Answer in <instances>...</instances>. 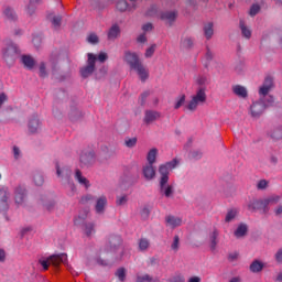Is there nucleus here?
<instances>
[{
	"instance_id": "obj_1",
	"label": "nucleus",
	"mask_w": 282,
	"mask_h": 282,
	"mask_svg": "<svg viewBox=\"0 0 282 282\" xmlns=\"http://www.w3.org/2000/svg\"><path fill=\"white\" fill-rule=\"evenodd\" d=\"M124 59L131 69L135 70L141 82H145L149 78V72L140 62L139 56L135 53L127 52Z\"/></svg>"
},
{
	"instance_id": "obj_2",
	"label": "nucleus",
	"mask_w": 282,
	"mask_h": 282,
	"mask_svg": "<svg viewBox=\"0 0 282 282\" xmlns=\"http://www.w3.org/2000/svg\"><path fill=\"white\" fill-rule=\"evenodd\" d=\"M280 200H281L280 196H271L263 200L254 199V200L249 202L248 210H250V212L260 210L262 214H268L270 212L269 206L275 205Z\"/></svg>"
},
{
	"instance_id": "obj_3",
	"label": "nucleus",
	"mask_w": 282,
	"mask_h": 282,
	"mask_svg": "<svg viewBox=\"0 0 282 282\" xmlns=\"http://www.w3.org/2000/svg\"><path fill=\"white\" fill-rule=\"evenodd\" d=\"M20 55L21 52L14 44H10L2 52V57L8 66H12L15 63V61L20 57Z\"/></svg>"
},
{
	"instance_id": "obj_4",
	"label": "nucleus",
	"mask_w": 282,
	"mask_h": 282,
	"mask_svg": "<svg viewBox=\"0 0 282 282\" xmlns=\"http://www.w3.org/2000/svg\"><path fill=\"white\" fill-rule=\"evenodd\" d=\"M206 100H207L206 89L199 88L196 91V95L192 97V100L188 102L186 108L189 111H195L197 110L198 106L205 104Z\"/></svg>"
},
{
	"instance_id": "obj_5",
	"label": "nucleus",
	"mask_w": 282,
	"mask_h": 282,
	"mask_svg": "<svg viewBox=\"0 0 282 282\" xmlns=\"http://www.w3.org/2000/svg\"><path fill=\"white\" fill-rule=\"evenodd\" d=\"M55 167H56V175L58 177H61L63 182L66 181L68 187L70 188V191L75 192L76 191V186H75V184L73 182L69 181L70 177H72V174H73L72 170L69 167H67V166L61 167L59 164H56Z\"/></svg>"
},
{
	"instance_id": "obj_6",
	"label": "nucleus",
	"mask_w": 282,
	"mask_h": 282,
	"mask_svg": "<svg viewBox=\"0 0 282 282\" xmlns=\"http://www.w3.org/2000/svg\"><path fill=\"white\" fill-rule=\"evenodd\" d=\"M96 62H97V56L91 53H88L87 54V65L80 69V76L83 78H87L94 74V72L96 69Z\"/></svg>"
},
{
	"instance_id": "obj_7",
	"label": "nucleus",
	"mask_w": 282,
	"mask_h": 282,
	"mask_svg": "<svg viewBox=\"0 0 282 282\" xmlns=\"http://www.w3.org/2000/svg\"><path fill=\"white\" fill-rule=\"evenodd\" d=\"M170 177H160L159 185H160V193L164 195L166 198H171L174 196V186L169 185Z\"/></svg>"
},
{
	"instance_id": "obj_8",
	"label": "nucleus",
	"mask_w": 282,
	"mask_h": 282,
	"mask_svg": "<svg viewBox=\"0 0 282 282\" xmlns=\"http://www.w3.org/2000/svg\"><path fill=\"white\" fill-rule=\"evenodd\" d=\"M180 165V161L177 159H174L170 162H166L165 164H161L159 166V174L160 177H170V172L175 170Z\"/></svg>"
},
{
	"instance_id": "obj_9",
	"label": "nucleus",
	"mask_w": 282,
	"mask_h": 282,
	"mask_svg": "<svg viewBox=\"0 0 282 282\" xmlns=\"http://www.w3.org/2000/svg\"><path fill=\"white\" fill-rule=\"evenodd\" d=\"M108 205V198L105 195H100L97 199H96V204H95V213L97 215H104L106 212Z\"/></svg>"
},
{
	"instance_id": "obj_10",
	"label": "nucleus",
	"mask_w": 282,
	"mask_h": 282,
	"mask_svg": "<svg viewBox=\"0 0 282 282\" xmlns=\"http://www.w3.org/2000/svg\"><path fill=\"white\" fill-rule=\"evenodd\" d=\"M273 87H274L273 78L267 77L259 89V95L263 97L268 96L270 91L273 89Z\"/></svg>"
},
{
	"instance_id": "obj_11",
	"label": "nucleus",
	"mask_w": 282,
	"mask_h": 282,
	"mask_svg": "<svg viewBox=\"0 0 282 282\" xmlns=\"http://www.w3.org/2000/svg\"><path fill=\"white\" fill-rule=\"evenodd\" d=\"M183 225V219L173 215L165 217V226L170 229H176Z\"/></svg>"
},
{
	"instance_id": "obj_12",
	"label": "nucleus",
	"mask_w": 282,
	"mask_h": 282,
	"mask_svg": "<svg viewBox=\"0 0 282 282\" xmlns=\"http://www.w3.org/2000/svg\"><path fill=\"white\" fill-rule=\"evenodd\" d=\"M82 166H89L95 163V154L93 152H83L79 156Z\"/></svg>"
},
{
	"instance_id": "obj_13",
	"label": "nucleus",
	"mask_w": 282,
	"mask_h": 282,
	"mask_svg": "<svg viewBox=\"0 0 282 282\" xmlns=\"http://www.w3.org/2000/svg\"><path fill=\"white\" fill-rule=\"evenodd\" d=\"M154 164H147L142 167V174L147 181H152L156 176Z\"/></svg>"
},
{
	"instance_id": "obj_14",
	"label": "nucleus",
	"mask_w": 282,
	"mask_h": 282,
	"mask_svg": "<svg viewBox=\"0 0 282 282\" xmlns=\"http://www.w3.org/2000/svg\"><path fill=\"white\" fill-rule=\"evenodd\" d=\"M265 110V105L263 102H253L250 107L251 116L253 118H259L263 115Z\"/></svg>"
},
{
	"instance_id": "obj_15",
	"label": "nucleus",
	"mask_w": 282,
	"mask_h": 282,
	"mask_svg": "<svg viewBox=\"0 0 282 282\" xmlns=\"http://www.w3.org/2000/svg\"><path fill=\"white\" fill-rule=\"evenodd\" d=\"M68 258L66 253L53 254L48 257V261L53 267H58L61 263L66 264Z\"/></svg>"
},
{
	"instance_id": "obj_16",
	"label": "nucleus",
	"mask_w": 282,
	"mask_h": 282,
	"mask_svg": "<svg viewBox=\"0 0 282 282\" xmlns=\"http://www.w3.org/2000/svg\"><path fill=\"white\" fill-rule=\"evenodd\" d=\"M122 245V238L119 235H111L108 237V247L116 251Z\"/></svg>"
},
{
	"instance_id": "obj_17",
	"label": "nucleus",
	"mask_w": 282,
	"mask_h": 282,
	"mask_svg": "<svg viewBox=\"0 0 282 282\" xmlns=\"http://www.w3.org/2000/svg\"><path fill=\"white\" fill-rule=\"evenodd\" d=\"M160 18L162 21H164L169 25H172L173 22L176 21L177 13H176V11H164L163 13H161Z\"/></svg>"
},
{
	"instance_id": "obj_18",
	"label": "nucleus",
	"mask_w": 282,
	"mask_h": 282,
	"mask_svg": "<svg viewBox=\"0 0 282 282\" xmlns=\"http://www.w3.org/2000/svg\"><path fill=\"white\" fill-rule=\"evenodd\" d=\"M26 189L22 186H18L14 191V202L17 205H22L24 203Z\"/></svg>"
},
{
	"instance_id": "obj_19",
	"label": "nucleus",
	"mask_w": 282,
	"mask_h": 282,
	"mask_svg": "<svg viewBox=\"0 0 282 282\" xmlns=\"http://www.w3.org/2000/svg\"><path fill=\"white\" fill-rule=\"evenodd\" d=\"M161 118V113L160 112H156V111H152V110H147L144 112V119L143 121L148 124L156 121L158 119Z\"/></svg>"
},
{
	"instance_id": "obj_20",
	"label": "nucleus",
	"mask_w": 282,
	"mask_h": 282,
	"mask_svg": "<svg viewBox=\"0 0 282 282\" xmlns=\"http://www.w3.org/2000/svg\"><path fill=\"white\" fill-rule=\"evenodd\" d=\"M75 180L78 182V184H80L85 188L90 187V182L85 176H83V173L80 170L75 171Z\"/></svg>"
},
{
	"instance_id": "obj_21",
	"label": "nucleus",
	"mask_w": 282,
	"mask_h": 282,
	"mask_svg": "<svg viewBox=\"0 0 282 282\" xmlns=\"http://www.w3.org/2000/svg\"><path fill=\"white\" fill-rule=\"evenodd\" d=\"M239 28L241 31V35L245 39L250 40L252 37V31H251V29H249V26H247L245 20L239 21Z\"/></svg>"
},
{
	"instance_id": "obj_22",
	"label": "nucleus",
	"mask_w": 282,
	"mask_h": 282,
	"mask_svg": "<svg viewBox=\"0 0 282 282\" xmlns=\"http://www.w3.org/2000/svg\"><path fill=\"white\" fill-rule=\"evenodd\" d=\"M232 93L240 98H248V89L241 85L232 86Z\"/></svg>"
},
{
	"instance_id": "obj_23",
	"label": "nucleus",
	"mask_w": 282,
	"mask_h": 282,
	"mask_svg": "<svg viewBox=\"0 0 282 282\" xmlns=\"http://www.w3.org/2000/svg\"><path fill=\"white\" fill-rule=\"evenodd\" d=\"M28 129L31 133H36L40 129V120L37 117H32L30 120H29V123H28Z\"/></svg>"
},
{
	"instance_id": "obj_24",
	"label": "nucleus",
	"mask_w": 282,
	"mask_h": 282,
	"mask_svg": "<svg viewBox=\"0 0 282 282\" xmlns=\"http://www.w3.org/2000/svg\"><path fill=\"white\" fill-rule=\"evenodd\" d=\"M268 137L271 141L278 142L282 139V129L281 128H274L268 132Z\"/></svg>"
},
{
	"instance_id": "obj_25",
	"label": "nucleus",
	"mask_w": 282,
	"mask_h": 282,
	"mask_svg": "<svg viewBox=\"0 0 282 282\" xmlns=\"http://www.w3.org/2000/svg\"><path fill=\"white\" fill-rule=\"evenodd\" d=\"M3 17L8 21H15L18 19L15 11L11 9V7H6L3 9Z\"/></svg>"
},
{
	"instance_id": "obj_26",
	"label": "nucleus",
	"mask_w": 282,
	"mask_h": 282,
	"mask_svg": "<svg viewBox=\"0 0 282 282\" xmlns=\"http://www.w3.org/2000/svg\"><path fill=\"white\" fill-rule=\"evenodd\" d=\"M120 26H118V24H112L107 34L108 40H116L120 35Z\"/></svg>"
},
{
	"instance_id": "obj_27",
	"label": "nucleus",
	"mask_w": 282,
	"mask_h": 282,
	"mask_svg": "<svg viewBox=\"0 0 282 282\" xmlns=\"http://www.w3.org/2000/svg\"><path fill=\"white\" fill-rule=\"evenodd\" d=\"M204 36L206 37V40H212L215 31H214V23L213 22H208L206 25H204Z\"/></svg>"
},
{
	"instance_id": "obj_28",
	"label": "nucleus",
	"mask_w": 282,
	"mask_h": 282,
	"mask_svg": "<svg viewBox=\"0 0 282 282\" xmlns=\"http://www.w3.org/2000/svg\"><path fill=\"white\" fill-rule=\"evenodd\" d=\"M47 20L52 23L54 28H59L62 24V15H55L54 13H48Z\"/></svg>"
},
{
	"instance_id": "obj_29",
	"label": "nucleus",
	"mask_w": 282,
	"mask_h": 282,
	"mask_svg": "<svg viewBox=\"0 0 282 282\" xmlns=\"http://www.w3.org/2000/svg\"><path fill=\"white\" fill-rule=\"evenodd\" d=\"M21 63L23 64V66L28 69H33V67L35 66V61L33 57L31 56H22L21 57Z\"/></svg>"
},
{
	"instance_id": "obj_30",
	"label": "nucleus",
	"mask_w": 282,
	"mask_h": 282,
	"mask_svg": "<svg viewBox=\"0 0 282 282\" xmlns=\"http://www.w3.org/2000/svg\"><path fill=\"white\" fill-rule=\"evenodd\" d=\"M158 154H159V150L158 149H151L148 152V155H147L148 164L154 165L156 163Z\"/></svg>"
},
{
	"instance_id": "obj_31",
	"label": "nucleus",
	"mask_w": 282,
	"mask_h": 282,
	"mask_svg": "<svg viewBox=\"0 0 282 282\" xmlns=\"http://www.w3.org/2000/svg\"><path fill=\"white\" fill-rule=\"evenodd\" d=\"M10 198V193L7 187L0 188V204L8 205V200Z\"/></svg>"
},
{
	"instance_id": "obj_32",
	"label": "nucleus",
	"mask_w": 282,
	"mask_h": 282,
	"mask_svg": "<svg viewBox=\"0 0 282 282\" xmlns=\"http://www.w3.org/2000/svg\"><path fill=\"white\" fill-rule=\"evenodd\" d=\"M218 237H219V231L215 229V230L210 234V236H209L210 249H212V250H216L217 245H218Z\"/></svg>"
},
{
	"instance_id": "obj_33",
	"label": "nucleus",
	"mask_w": 282,
	"mask_h": 282,
	"mask_svg": "<svg viewBox=\"0 0 282 282\" xmlns=\"http://www.w3.org/2000/svg\"><path fill=\"white\" fill-rule=\"evenodd\" d=\"M263 268H264V264H263L261 261H259V260H254V261L250 264V267H249V269H250V271H251L252 273L261 272V271L263 270Z\"/></svg>"
},
{
	"instance_id": "obj_34",
	"label": "nucleus",
	"mask_w": 282,
	"mask_h": 282,
	"mask_svg": "<svg viewBox=\"0 0 282 282\" xmlns=\"http://www.w3.org/2000/svg\"><path fill=\"white\" fill-rule=\"evenodd\" d=\"M95 224L93 223H86L84 225V234L87 236V237H91L93 235L96 234V228H95Z\"/></svg>"
},
{
	"instance_id": "obj_35",
	"label": "nucleus",
	"mask_w": 282,
	"mask_h": 282,
	"mask_svg": "<svg viewBox=\"0 0 282 282\" xmlns=\"http://www.w3.org/2000/svg\"><path fill=\"white\" fill-rule=\"evenodd\" d=\"M194 46V40L192 37H184L181 40V48L189 50Z\"/></svg>"
},
{
	"instance_id": "obj_36",
	"label": "nucleus",
	"mask_w": 282,
	"mask_h": 282,
	"mask_svg": "<svg viewBox=\"0 0 282 282\" xmlns=\"http://www.w3.org/2000/svg\"><path fill=\"white\" fill-rule=\"evenodd\" d=\"M247 232H248V226L245 225V224H241V225H239L238 228L236 229L235 236H236L237 238H240V237L246 236Z\"/></svg>"
},
{
	"instance_id": "obj_37",
	"label": "nucleus",
	"mask_w": 282,
	"mask_h": 282,
	"mask_svg": "<svg viewBox=\"0 0 282 282\" xmlns=\"http://www.w3.org/2000/svg\"><path fill=\"white\" fill-rule=\"evenodd\" d=\"M238 210L237 209H229L226 214L225 217V223H231L236 219V217L238 216Z\"/></svg>"
},
{
	"instance_id": "obj_38",
	"label": "nucleus",
	"mask_w": 282,
	"mask_h": 282,
	"mask_svg": "<svg viewBox=\"0 0 282 282\" xmlns=\"http://www.w3.org/2000/svg\"><path fill=\"white\" fill-rule=\"evenodd\" d=\"M180 246H181L180 236H174L173 242L171 245V250L174 251V252H177L180 250Z\"/></svg>"
},
{
	"instance_id": "obj_39",
	"label": "nucleus",
	"mask_w": 282,
	"mask_h": 282,
	"mask_svg": "<svg viewBox=\"0 0 282 282\" xmlns=\"http://www.w3.org/2000/svg\"><path fill=\"white\" fill-rule=\"evenodd\" d=\"M150 247V240L147 238H142L139 240V250L145 251Z\"/></svg>"
},
{
	"instance_id": "obj_40",
	"label": "nucleus",
	"mask_w": 282,
	"mask_h": 282,
	"mask_svg": "<svg viewBox=\"0 0 282 282\" xmlns=\"http://www.w3.org/2000/svg\"><path fill=\"white\" fill-rule=\"evenodd\" d=\"M116 8L118 11L124 12L128 10L129 4L126 0H118Z\"/></svg>"
},
{
	"instance_id": "obj_41",
	"label": "nucleus",
	"mask_w": 282,
	"mask_h": 282,
	"mask_svg": "<svg viewBox=\"0 0 282 282\" xmlns=\"http://www.w3.org/2000/svg\"><path fill=\"white\" fill-rule=\"evenodd\" d=\"M116 276L119 279V281L124 282L127 276V270L124 268H119L116 271Z\"/></svg>"
},
{
	"instance_id": "obj_42",
	"label": "nucleus",
	"mask_w": 282,
	"mask_h": 282,
	"mask_svg": "<svg viewBox=\"0 0 282 282\" xmlns=\"http://www.w3.org/2000/svg\"><path fill=\"white\" fill-rule=\"evenodd\" d=\"M135 282H160V280L153 279L150 274H144L143 276H138Z\"/></svg>"
},
{
	"instance_id": "obj_43",
	"label": "nucleus",
	"mask_w": 282,
	"mask_h": 282,
	"mask_svg": "<svg viewBox=\"0 0 282 282\" xmlns=\"http://www.w3.org/2000/svg\"><path fill=\"white\" fill-rule=\"evenodd\" d=\"M186 102V96L182 95L176 98V102L174 105V109H180Z\"/></svg>"
},
{
	"instance_id": "obj_44",
	"label": "nucleus",
	"mask_w": 282,
	"mask_h": 282,
	"mask_svg": "<svg viewBox=\"0 0 282 282\" xmlns=\"http://www.w3.org/2000/svg\"><path fill=\"white\" fill-rule=\"evenodd\" d=\"M33 182L36 186H42L44 184V177L41 174H36L33 176Z\"/></svg>"
},
{
	"instance_id": "obj_45",
	"label": "nucleus",
	"mask_w": 282,
	"mask_h": 282,
	"mask_svg": "<svg viewBox=\"0 0 282 282\" xmlns=\"http://www.w3.org/2000/svg\"><path fill=\"white\" fill-rule=\"evenodd\" d=\"M260 10H261L260 4H252L249 11L250 17H256L260 12Z\"/></svg>"
},
{
	"instance_id": "obj_46",
	"label": "nucleus",
	"mask_w": 282,
	"mask_h": 282,
	"mask_svg": "<svg viewBox=\"0 0 282 282\" xmlns=\"http://www.w3.org/2000/svg\"><path fill=\"white\" fill-rule=\"evenodd\" d=\"M95 200V197L90 194H87L85 196H83L79 200L80 204H88L90 202H94Z\"/></svg>"
},
{
	"instance_id": "obj_47",
	"label": "nucleus",
	"mask_w": 282,
	"mask_h": 282,
	"mask_svg": "<svg viewBox=\"0 0 282 282\" xmlns=\"http://www.w3.org/2000/svg\"><path fill=\"white\" fill-rule=\"evenodd\" d=\"M87 42L93 44V45H96L99 43V37L96 35V34H90L87 36Z\"/></svg>"
},
{
	"instance_id": "obj_48",
	"label": "nucleus",
	"mask_w": 282,
	"mask_h": 282,
	"mask_svg": "<svg viewBox=\"0 0 282 282\" xmlns=\"http://www.w3.org/2000/svg\"><path fill=\"white\" fill-rule=\"evenodd\" d=\"M137 143H138V139L137 138L127 139L124 141V145L127 148H134L137 145Z\"/></svg>"
},
{
	"instance_id": "obj_49",
	"label": "nucleus",
	"mask_w": 282,
	"mask_h": 282,
	"mask_svg": "<svg viewBox=\"0 0 282 282\" xmlns=\"http://www.w3.org/2000/svg\"><path fill=\"white\" fill-rule=\"evenodd\" d=\"M39 70H40V77H42V78L47 77V72H46L45 63H41L40 64Z\"/></svg>"
},
{
	"instance_id": "obj_50",
	"label": "nucleus",
	"mask_w": 282,
	"mask_h": 282,
	"mask_svg": "<svg viewBox=\"0 0 282 282\" xmlns=\"http://www.w3.org/2000/svg\"><path fill=\"white\" fill-rule=\"evenodd\" d=\"M127 203H128V196H127V195L118 196V197H117L116 204H117L118 206H122V205H124V204H127Z\"/></svg>"
},
{
	"instance_id": "obj_51",
	"label": "nucleus",
	"mask_w": 282,
	"mask_h": 282,
	"mask_svg": "<svg viewBox=\"0 0 282 282\" xmlns=\"http://www.w3.org/2000/svg\"><path fill=\"white\" fill-rule=\"evenodd\" d=\"M196 84L198 86H205L208 84V78L206 76H199L196 78Z\"/></svg>"
},
{
	"instance_id": "obj_52",
	"label": "nucleus",
	"mask_w": 282,
	"mask_h": 282,
	"mask_svg": "<svg viewBox=\"0 0 282 282\" xmlns=\"http://www.w3.org/2000/svg\"><path fill=\"white\" fill-rule=\"evenodd\" d=\"M170 282H185V276L183 274H175L170 279Z\"/></svg>"
},
{
	"instance_id": "obj_53",
	"label": "nucleus",
	"mask_w": 282,
	"mask_h": 282,
	"mask_svg": "<svg viewBox=\"0 0 282 282\" xmlns=\"http://www.w3.org/2000/svg\"><path fill=\"white\" fill-rule=\"evenodd\" d=\"M155 48H156V45H152L150 48H148V50L145 51L144 56H145L147 58H151V57L154 55V53H155Z\"/></svg>"
},
{
	"instance_id": "obj_54",
	"label": "nucleus",
	"mask_w": 282,
	"mask_h": 282,
	"mask_svg": "<svg viewBox=\"0 0 282 282\" xmlns=\"http://www.w3.org/2000/svg\"><path fill=\"white\" fill-rule=\"evenodd\" d=\"M39 263L42 265L44 271L48 270L50 264H52L50 258H47L46 260H39Z\"/></svg>"
},
{
	"instance_id": "obj_55",
	"label": "nucleus",
	"mask_w": 282,
	"mask_h": 282,
	"mask_svg": "<svg viewBox=\"0 0 282 282\" xmlns=\"http://www.w3.org/2000/svg\"><path fill=\"white\" fill-rule=\"evenodd\" d=\"M269 185V182L267 180H261L257 184L258 189H265Z\"/></svg>"
},
{
	"instance_id": "obj_56",
	"label": "nucleus",
	"mask_w": 282,
	"mask_h": 282,
	"mask_svg": "<svg viewBox=\"0 0 282 282\" xmlns=\"http://www.w3.org/2000/svg\"><path fill=\"white\" fill-rule=\"evenodd\" d=\"M96 59H98L99 63H105L108 59V54L107 53H99L98 57H96Z\"/></svg>"
},
{
	"instance_id": "obj_57",
	"label": "nucleus",
	"mask_w": 282,
	"mask_h": 282,
	"mask_svg": "<svg viewBox=\"0 0 282 282\" xmlns=\"http://www.w3.org/2000/svg\"><path fill=\"white\" fill-rule=\"evenodd\" d=\"M191 155H192V159L200 160L203 158V152L202 151H193L191 153Z\"/></svg>"
},
{
	"instance_id": "obj_58",
	"label": "nucleus",
	"mask_w": 282,
	"mask_h": 282,
	"mask_svg": "<svg viewBox=\"0 0 282 282\" xmlns=\"http://www.w3.org/2000/svg\"><path fill=\"white\" fill-rule=\"evenodd\" d=\"M153 30V24L151 22H147V24L142 25V31L150 32Z\"/></svg>"
},
{
	"instance_id": "obj_59",
	"label": "nucleus",
	"mask_w": 282,
	"mask_h": 282,
	"mask_svg": "<svg viewBox=\"0 0 282 282\" xmlns=\"http://www.w3.org/2000/svg\"><path fill=\"white\" fill-rule=\"evenodd\" d=\"M274 258L276 262L282 263V249L276 251Z\"/></svg>"
},
{
	"instance_id": "obj_60",
	"label": "nucleus",
	"mask_w": 282,
	"mask_h": 282,
	"mask_svg": "<svg viewBox=\"0 0 282 282\" xmlns=\"http://www.w3.org/2000/svg\"><path fill=\"white\" fill-rule=\"evenodd\" d=\"M137 42L138 43H147L148 39H147L145 34L139 35L138 39H137Z\"/></svg>"
},
{
	"instance_id": "obj_61",
	"label": "nucleus",
	"mask_w": 282,
	"mask_h": 282,
	"mask_svg": "<svg viewBox=\"0 0 282 282\" xmlns=\"http://www.w3.org/2000/svg\"><path fill=\"white\" fill-rule=\"evenodd\" d=\"M238 258H239L238 252H234L228 256L229 261H236Z\"/></svg>"
},
{
	"instance_id": "obj_62",
	"label": "nucleus",
	"mask_w": 282,
	"mask_h": 282,
	"mask_svg": "<svg viewBox=\"0 0 282 282\" xmlns=\"http://www.w3.org/2000/svg\"><path fill=\"white\" fill-rule=\"evenodd\" d=\"M205 57L208 62L213 61L214 58L213 52L210 50H207Z\"/></svg>"
},
{
	"instance_id": "obj_63",
	"label": "nucleus",
	"mask_w": 282,
	"mask_h": 282,
	"mask_svg": "<svg viewBox=\"0 0 282 282\" xmlns=\"http://www.w3.org/2000/svg\"><path fill=\"white\" fill-rule=\"evenodd\" d=\"M188 282H202V278L200 276H192L188 279Z\"/></svg>"
},
{
	"instance_id": "obj_64",
	"label": "nucleus",
	"mask_w": 282,
	"mask_h": 282,
	"mask_svg": "<svg viewBox=\"0 0 282 282\" xmlns=\"http://www.w3.org/2000/svg\"><path fill=\"white\" fill-rule=\"evenodd\" d=\"M275 215L276 216H282V206L278 207L275 210H274Z\"/></svg>"
}]
</instances>
